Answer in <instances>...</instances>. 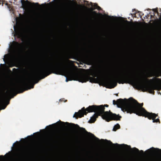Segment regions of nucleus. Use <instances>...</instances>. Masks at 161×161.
I'll return each mask as SVG.
<instances>
[{"label":"nucleus","instance_id":"ddd939ff","mask_svg":"<svg viewBox=\"0 0 161 161\" xmlns=\"http://www.w3.org/2000/svg\"><path fill=\"white\" fill-rule=\"evenodd\" d=\"M120 128V125L118 124H117L114 126L113 129V130L114 131H116L117 130L119 129Z\"/></svg>","mask_w":161,"mask_h":161},{"label":"nucleus","instance_id":"4468645a","mask_svg":"<svg viewBox=\"0 0 161 161\" xmlns=\"http://www.w3.org/2000/svg\"><path fill=\"white\" fill-rule=\"evenodd\" d=\"M139 13V15H138L139 17H140L141 18H142V16L143 15H144L143 13L142 12H140L139 11H137V12H136V13Z\"/></svg>","mask_w":161,"mask_h":161},{"label":"nucleus","instance_id":"c9c22d12","mask_svg":"<svg viewBox=\"0 0 161 161\" xmlns=\"http://www.w3.org/2000/svg\"><path fill=\"white\" fill-rule=\"evenodd\" d=\"M158 149V150H160V151H161V149Z\"/></svg>","mask_w":161,"mask_h":161},{"label":"nucleus","instance_id":"f8f14e48","mask_svg":"<svg viewBox=\"0 0 161 161\" xmlns=\"http://www.w3.org/2000/svg\"><path fill=\"white\" fill-rule=\"evenodd\" d=\"M106 141L108 142H109V144L111 145H116V146H119L120 147H122L123 146H125V147H128L129 148H131L130 146H128L127 145L124 144H121V145H119L118 143L113 144L112 143V142H111L110 141H108L107 140H106Z\"/></svg>","mask_w":161,"mask_h":161},{"label":"nucleus","instance_id":"6ab92c4d","mask_svg":"<svg viewBox=\"0 0 161 161\" xmlns=\"http://www.w3.org/2000/svg\"><path fill=\"white\" fill-rule=\"evenodd\" d=\"M96 6L97 7V8L96 9H97L98 10H100L101 9V8L98 6V5H96Z\"/></svg>","mask_w":161,"mask_h":161},{"label":"nucleus","instance_id":"ea45409f","mask_svg":"<svg viewBox=\"0 0 161 161\" xmlns=\"http://www.w3.org/2000/svg\"><path fill=\"white\" fill-rule=\"evenodd\" d=\"M116 96H118V94H116Z\"/></svg>","mask_w":161,"mask_h":161},{"label":"nucleus","instance_id":"dca6fc26","mask_svg":"<svg viewBox=\"0 0 161 161\" xmlns=\"http://www.w3.org/2000/svg\"><path fill=\"white\" fill-rule=\"evenodd\" d=\"M64 1L65 2H68L69 4H71L72 2L71 0H64Z\"/></svg>","mask_w":161,"mask_h":161},{"label":"nucleus","instance_id":"9b49d317","mask_svg":"<svg viewBox=\"0 0 161 161\" xmlns=\"http://www.w3.org/2000/svg\"><path fill=\"white\" fill-rule=\"evenodd\" d=\"M60 122L62 124H65L66 125H69L70 126H71L73 128H75V127H77L78 128H80L79 126L77 125H75V124H73V123H69L68 122H63L61 121L60 120Z\"/></svg>","mask_w":161,"mask_h":161},{"label":"nucleus","instance_id":"2eb2a0df","mask_svg":"<svg viewBox=\"0 0 161 161\" xmlns=\"http://www.w3.org/2000/svg\"><path fill=\"white\" fill-rule=\"evenodd\" d=\"M153 12H155L158 15L159 13L158 12V10L157 8L153 9Z\"/></svg>","mask_w":161,"mask_h":161},{"label":"nucleus","instance_id":"f3484780","mask_svg":"<svg viewBox=\"0 0 161 161\" xmlns=\"http://www.w3.org/2000/svg\"><path fill=\"white\" fill-rule=\"evenodd\" d=\"M133 149L136 151L138 153H139L140 151L139 149L136 147H134L133 148Z\"/></svg>","mask_w":161,"mask_h":161},{"label":"nucleus","instance_id":"39448f33","mask_svg":"<svg viewBox=\"0 0 161 161\" xmlns=\"http://www.w3.org/2000/svg\"><path fill=\"white\" fill-rule=\"evenodd\" d=\"M104 83L107 86L108 88H113L117 85V80L114 78H109L103 80Z\"/></svg>","mask_w":161,"mask_h":161},{"label":"nucleus","instance_id":"f257e3e1","mask_svg":"<svg viewBox=\"0 0 161 161\" xmlns=\"http://www.w3.org/2000/svg\"><path fill=\"white\" fill-rule=\"evenodd\" d=\"M71 61L68 60L64 61L59 64H55L52 63L48 65L42 67L36 74L10 87L4 93V96L8 97L14 93L15 96L17 94L15 93L16 92L22 93L28 89L33 88L34 84L38 82V79L39 78V80L43 79L52 73L67 76L66 79V82L74 80L83 83L90 80V82H92V80L95 79L88 75L78 74L70 71L68 64V62Z\"/></svg>","mask_w":161,"mask_h":161},{"label":"nucleus","instance_id":"412c9836","mask_svg":"<svg viewBox=\"0 0 161 161\" xmlns=\"http://www.w3.org/2000/svg\"><path fill=\"white\" fill-rule=\"evenodd\" d=\"M96 5H98L97 4H95L94 5V8L93 9V10L96 9V8H97V7L96 6Z\"/></svg>","mask_w":161,"mask_h":161},{"label":"nucleus","instance_id":"a211bd4d","mask_svg":"<svg viewBox=\"0 0 161 161\" xmlns=\"http://www.w3.org/2000/svg\"><path fill=\"white\" fill-rule=\"evenodd\" d=\"M5 97H3L0 101V103H2L5 100Z\"/></svg>","mask_w":161,"mask_h":161},{"label":"nucleus","instance_id":"7ed1b4c3","mask_svg":"<svg viewBox=\"0 0 161 161\" xmlns=\"http://www.w3.org/2000/svg\"><path fill=\"white\" fill-rule=\"evenodd\" d=\"M105 108L103 105L97 106L93 105L89 106L85 109L84 107L78 112H75L73 117L77 119L78 117L81 118L84 115H86L88 113L94 112L95 113L91 118L89 121L90 123L94 122L98 116H102V118L106 121L109 122L111 120H120L121 116L119 114H113L110 110L109 111H104Z\"/></svg>","mask_w":161,"mask_h":161},{"label":"nucleus","instance_id":"37998d69","mask_svg":"<svg viewBox=\"0 0 161 161\" xmlns=\"http://www.w3.org/2000/svg\"><path fill=\"white\" fill-rule=\"evenodd\" d=\"M160 11H161V10H160Z\"/></svg>","mask_w":161,"mask_h":161},{"label":"nucleus","instance_id":"cd10ccee","mask_svg":"<svg viewBox=\"0 0 161 161\" xmlns=\"http://www.w3.org/2000/svg\"><path fill=\"white\" fill-rule=\"evenodd\" d=\"M92 135L96 138V139H97V140H99V139L97 137H95L94 135L93 134H92Z\"/></svg>","mask_w":161,"mask_h":161},{"label":"nucleus","instance_id":"423d86ee","mask_svg":"<svg viewBox=\"0 0 161 161\" xmlns=\"http://www.w3.org/2000/svg\"><path fill=\"white\" fill-rule=\"evenodd\" d=\"M90 75L99 78H102L103 77L102 73L100 70H91L90 72Z\"/></svg>","mask_w":161,"mask_h":161},{"label":"nucleus","instance_id":"e433bc0d","mask_svg":"<svg viewBox=\"0 0 161 161\" xmlns=\"http://www.w3.org/2000/svg\"><path fill=\"white\" fill-rule=\"evenodd\" d=\"M126 21L128 23H129V22L127 20H126Z\"/></svg>","mask_w":161,"mask_h":161},{"label":"nucleus","instance_id":"a878e982","mask_svg":"<svg viewBox=\"0 0 161 161\" xmlns=\"http://www.w3.org/2000/svg\"><path fill=\"white\" fill-rule=\"evenodd\" d=\"M1 2H2L3 4V2H4V0H0V4H1Z\"/></svg>","mask_w":161,"mask_h":161},{"label":"nucleus","instance_id":"79ce46f5","mask_svg":"<svg viewBox=\"0 0 161 161\" xmlns=\"http://www.w3.org/2000/svg\"><path fill=\"white\" fill-rule=\"evenodd\" d=\"M2 157H3V156H1Z\"/></svg>","mask_w":161,"mask_h":161},{"label":"nucleus","instance_id":"f704fd0d","mask_svg":"<svg viewBox=\"0 0 161 161\" xmlns=\"http://www.w3.org/2000/svg\"><path fill=\"white\" fill-rule=\"evenodd\" d=\"M152 76V75H149V76H148V77H151V76Z\"/></svg>","mask_w":161,"mask_h":161},{"label":"nucleus","instance_id":"20e7f679","mask_svg":"<svg viewBox=\"0 0 161 161\" xmlns=\"http://www.w3.org/2000/svg\"><path fill=\"white\" fill-rule=\"evenodd\" d=\"M121 103L124 104L123 110L127 111V113L136 114L139 116H144L150 120L152 119L153 123H160L159 117L155 119L158 116V114L148 112L143 107V103H139L136 100L132 97H130L129 99H123L120 98L118 100Z\"/></svg>","mask_w":161,"mask_h":161},{"label":"nucleus","instance_id":"aec40b11","mask_svg":"<svg viewBox=\"0 0 161 161\" xmlns=\"http://www.w3.org/2000/svg\"><path fill=\"white\" fill-rule=\"evenodd\" d=\"M9 102H8V103L6 105H4L3 107V108H2V109H4L6 107L7 105L9 104Z\"/></svg>","mask_w":161,"mask_h":161},{"label":"nucleus","instance_id":"4be33fe9","mask_svg":"<svg viewBox=\"0 0 161 161\" xmlns=\"http://www.w3.org/2000/svg\"><path fill=\"white\" fill-rule=\"evenodd\" d=\"M103 105L104 108L105 107H108V104H105L104 105Z\"/></svg>","mask_w":161,"mask_h":161},{"label":"nucleus","instance_id":"0eeeda50","mask_svg":"<svg viewBox=\"0 0 161 161\" xmlns=\"http://www.w3.org/2000/svg\"><path fill=\"white\" fill-rule=\"evenodd\" d=\"M15 33L14 36L18 38H21L23 37V34L21 31L19 29H16L14 28Z\"/></svg>","mask_w":161,"mask_h":161},{"label":"nucleus","instance_id":"b1692460","mask_svg":"<svg viewBox=\"0 0 161 161\" xmlns=\"http://www.w3.org/2000/svg\"><path fill=\"white\" fill-rule=\"evenodd\" d=\"M156 76L157 77H159V76H161V75H160L159 74H158L157 75H156Z\"/></svg>","mask_w":161,"mask_h":161},{"label":"nucleus","instance_id":"72a5a7b5","mask_svg":"<svg viewBox=\"0 0 161 161\" xmlns=\"http://www.w3.org/2000/svg\"><path fill=\"white\" fill-rule=\"evenodd\" d=\"M93 13H94V14H97L96 12L95 11H94L93 12Z\"/></svg>","mask_w":161,"mask_h":161},{"label":"nucleus","instance_id":"7c9ffc66","mask_svg":"<svg viewBox=\"0 0 161 161\" xmlns=\"http://www.w3.org/2000/svg\"><path fill=\"white\" fill-rule=\"evenodd\" d=\"M61 12H63L64 11V9H62L60 10Z\"/></svg>","mask_w":161,"mask_h":161},{"label":"nucleus","instance_id":"58836bf2","mask_svg":"<svg viewBox=\"0 0 161 161\" xmlns=\"http://www.w3.org/2000/svg\"><path fill=\"white\" fill-rule=\"evenodd\" d=\"M152 16H153V15H151V17H152Z\"/></svg>","mask_w":161,"mask_h":161},{"label":"nucleus","instance_id":"c756f323","mask_svg":"<svg viewBox=\"0 0 161 161\" xmlns=\"http://www.w3.org/2000/svg\"><path fill=\"white\" fill-rule=\"evenodd\" d=\"M140 152L141 153H144V152L143 150H141L140 151Z\"/></svg>","mask_w":161,"mask_h":161},{"label":"nucleus","instance_id":"1a4fd4ad","mask_svg":"<svg viewBox=\"0 0 161 161\" xmlns=\"http://www.w3.org/2000/svg\"><path fill=\"white\" fill-rule=\"evenodd\" d=\"M21 3L22 4V7L24 9H25L27 8L28 4H31V3L28 1H25L24 0H21Z\"/></svg>","mask_w":161,"mask_h":161},{"label":"nucleus","instance_id":"f03ea898","mask_svg":"<svg viewBox=\"0 0 161 161\" xmlns=\"http://www.w3.org/2000/svg\"><path fill=\"white\" fill-rule=\"evenodd\" d=\"M125 76L119 77L117 78L118 82L122 84L129 83L130 82L137 89H141L143 92L148 91L150 93H154V90L157 89H161V79L154 77L149 80L145 78L144 80H141L133 78L136 76L137 72L135 70L126 71Z\"/></svg>","mask_w":161,"mask_h":161},{"label":"nucleus","instance_id":"9d476101","mask_svg":"<svg viewBox=\"0 0 161 161\" xmlns=\"http://www.w3.org/2000/svg\"><path fill=\"white\" fill-rule=\"evenodd\" d=\"M21 46V44L17 42H14L13 43V47L15 50H17L19 49Z\"/></svg>","mask_w":161,"mask_h":161},{"label":"nucleus","instance_id":"a19ab883","mask_svg":"<svg viewBox=\"0 0 161 161\" xmlns=\"http://www.w3.org/2000/svg\"><path fill=\"white\" fill-rule=\"evenodd\" d=\"M108 17H110V16H109L108 15Z\"/></svg>","mask_w":161,"mask_h":161},{"label":"nucleus","instance_id":"bb28decb","mask_svg":"<svg viewBox=\"0 0 161 161\" xmlns=\"http://www.w3.org/2000/svg\"><path fill=\"white\" fill-rule=\"evenodd\" d=\"M151 149H154V148L153 147H152V148H151L150 149H149L148 150V151H151Z\"/></svg>","mask_w":161,"mask_h":161},{"label":"nucleus","instance_id":"2f4dec72","mask_svg":"<svg viewBox=\"0 0 161 161\" xmlns=\"http://www.w3.org/2000/svg\"><path fill=\"white\" fill-rule=\"evenodd\" d=\"M3 88H5L6 87V86L5 85H3Z\"/></svg>","mask_w":161,"mask_h":161},{"label":"nucleus","instance_id":"393cba45","mask_svg":"<svg viewBox=\"0 0 161 161\" xmlns=\"http://www.w3.org/2000/svg\"><path fill=\"white\" fill-rule=\"evenodd\" d=\"M32 4H33V5H39V4H38V3H33Z\"/></svg>","mask_w":161,"mask_h":161},{"label":"nucleus","instance_id":"c85d7f7f","mask_svg":"<svg viewBox=\"0 0 161 161\" xmlns=\"http://www.w3.org/2000/svg\"><path fill=\"white\" fill-rule=\"evenodd\" d=\"M51 126H52V125H49L48 126H47L46 127V128H49V127H51Z\"/></svg>","mask_w":161,"mask_h":161},{"label":"nucleus","instance_id":"6e6552de","mask_svg":"<svg viewBox=\"0 0 161 161\" xmlns=\"http://www.w3.org/2000/svg\"><path fill=\"white\" fill-rule=\"evenodd\" d=\"M119 99H118L116 101L115 100H113V104L114 105L117 104L118 107L121 108V110L123 112H127V111H125L123 110V108H124V107H125V105H124V104L121 103L120 102L118 101V100Z\"/></svg>","mask_w":161,"mask_h":161},{"label":"nucleus","instance_id":"473e14b6","mask_svg":"<svg viewBox=\"0 0 161 161\" xmlns=\"http://www.w3.org/2000/svg\"><path fill=\"white\" fill-rule=\"evenodd\" d=\"M21 157H22V156L21 155H19V158H21Z\"/></svg>","mask_w":161,"mask_h":161},{"label":"nucleus","instance_id":"4c0bfd02","mask_svg":"<svg viewBox=\"0 0 161 161\" xmlns=\"http://www.w3.org/2000/svg\"><path fill=\"white\" fill-rule=\"evenodd\" d=\"M14 69H15V68H14V69H13V70H14Z\"/></svg>","mask_w":161,"mask_h":161},{"label":"nucleus","instance_id":"5701e85b","mask_svg":"<svg viewBox=\"0 0 161 161\" xmlns=\"http://www.w3.org/2000/svg\"><path fill=\"white\" fill-rule=\"evenodd\" d=\"M80 128L82 129L83 131H85L86 132H87L85 128Z\"/></svg>","mask_w":161,"mask_h":161}]
</instances>
